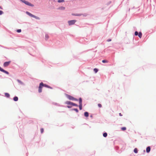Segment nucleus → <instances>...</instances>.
I'll list each match as a JSON object with an SVG mask.
<instances>
[{
    "mask_svg": "<svg viewBox=\"0 0 156 156\" xmlns=\"http://www.w3.org/2000/svg\"><path fill=\"white\" fill-rule=\"evenodd\" d=\"M43 83L41 82L39 84V86L38 88V92L39 93H41L42 91V88L43 87Z\"/></svg>",
    "mask_w": 156,
    "mask_h": 156,
    "instance_id": "f257e3e1",
    "label": "nucleus"
},
{
    "mask_svg": "<svg viewBox=\"0 0 156 156\" xmlns=\"http://www.w3.org/2000/svg\"><path fill=\"white\" fill-rule=\"evenodd\" d=\"M76 22L75 20H70L68 21V23L69 25H71L74 24Z\"/></svg>",
    "mask_w": 156,
    "mask_h": 156,
    "instance_id": "f03ea898",
    "label": "nucleus"
},
{
    "mask_svg": "<svg viewBox=\"0 0 156 156\" xmlns=\"http://www.w3.org/2000/svg\"><path fill=\"white\" fill-rule=\"evenodd\" d=\"M79 109L80 110L82 109V100L81 98H80L79 99Z\"/></svg>",
    "mask_w": 156,
    "mask_h": 156,
    "instance_id": "7ed1b4c3",
    "label": "nucleus"
},
{
    "mask_svg": "<svg viewBox=\"0 0 156 156\" xmlns=\"http://www.w3.org/2000/svg\"><path fill=\"white\" fill-rule=\"evenodd\" d=\"M23 2L24 3H25L26 5L31 6H34V5H33L32 4H31L29 2L26 1H23Z\"/></svg>",
    "mask_w": 156,
    "mask_h": 156,
    "instance_id": "20e7f679",
    "label": "nucleus"
},
{
    "mask_svg": "<svg viewBox=\"0 0 156 156\" xmlns=\"http://www.w3.org/2000/svg\"><path fill=\"white\" fill-rule=\"evenodd\" d=\"M67 97L69 98V99L70 100H76V101L77 100L75 98L73 97H72L70 95H67Z\"/></svg>",
    "mask_w": 156,
    "mask_h": 156,
    "instance_id": "39448f33",
    "label": "nucleus"
},
{
    "mask_svg": "<svg viewBox=\"0 0 156 156\" xmlns=\"http://www.w3.org/2000/svg\"><path fill=\"white\" fill-rule=\"evenodd\" d=\"M10 62H11L10 61L5 62L4 63V64H3L4 66L5 67H6L8 66L9 65V64L10 63Z\"/></svg>",
    "mask_w": 156,
    "mask_h": 156,
    "instance_id": "423d86ee",
    "label": "nucleus"
},
{
    "mask_svg": "<svg viewBox=\"0 0 156 156\" xmlns=\"http://www.w3.org/2000/svg\"><path fill=\"white\" fill-rule=\"evenodd\" d=\"M0 71L6 73L7 74H9V73L7 71L3 69L2 68L0 67Z\"/></svg>",
    "mask_w": 156,
    "mask_h": 156,
    "instance_id": "0eeeda50",
    "label": "nucleus"
},
{
    "mask_svg": "<svg viewBox=\"0 0 156 156\" xmlns=\"http://www.w3.org/2000/svg\"><path fill=\"white\" fill-rule=\"evenodd\" d=\"M43 87H47L48 88H50L51 89H53V88L52 87H51L48 86V85H47L46 84H44L43 83Z\"/></svg>",
    "mask_w": 156,
    "mask_h": 156,
    "instance_id": "6e6552de",
    "label": "nucleus"
},
{
    "mask_svg": "<svg viewBox=\"0 0 156 156\" xmlns=\"http://www.w3.org/2000/svg\"><path fill=\"white\" fill-rule=\"evenodd\" d=\"M43 87H47L48 88H50L51 89H53V88L52 87H51L48 86V85H47L46 84H44L43 83Z\"/></svg>",
    "mask_w": 156,
    "mask_h": 156,
    "instance_id": "1a4fd4ad",
    "label": "nucleus"
},
{
    "mask_svg": "<svg viewBox=\"0 0 156 156\" xmlns=\"http://www.w3.org/2000/svg\"><path fill=\"white\" fill-rule=\"evenodd\" d=\"M151 150L150 147H148L146 148V152L147 153H149Z\"/></svg>",
    "mask_w": 156,
    "mask_h": 156,
    "instance_id": "9d476101",
    "label": "nucleus"
},
{
    "mask_svg": "<svg viewBox=\"0 0 156 156\" xmlns=\"http://www.w3.org/2000/svg\"><path fill=\"white\" fill-rule=\"evenodd\" d=\"M26 13L29 16H30L31 17H33L34 15L31 14V13H30V12H26Z\"/></svg>",
    "mask_w": 156,
    "mask_h": 156,
    "instance_id": "9b49d317",
    "label": "nucleus"
},
{
    "mask_svg": "<svg viewBox=\"0 0 156 156\" xmlns=\"http://www.w3.org/2000/svg\"><path fill=\"white\" fill-rule=\"evenodd\" d=\"M49 38V36L48 34H46L45 36V40H47Z\"/></svg>",
    "mask_w": 156,
    "mask_h": 156,
    "instance_id": "f8f14e48",
    "label": "nucleus"
},
{
    "mask_svg": "<svg viewBox=\"0 0 156 156\" xmlns=\"http://www.w3.org/2000/svg\"><path fill=\"white\" fill-rule=\"evenodd\" d=\"M72 102L69 101H67L66 102V103L67 105H71L72 104Z\"/></svg>",
    "mask_w": 156,
    "mask_h": 156,
    "instance_id": "ddd939ff",
    "label": "nucleus"
},
{
    "mask_svg": "<svg viewBox=\"0 0 156 156\" xmlns=\"http://www.w3.org/2000/svg\"><path fill=\"white\" fill-rule=\"evenodd\" d=\"M84 116L86 117H87L89 116L88 113L87 112H85L84 113Z\"/></svg>",
    "mask_w": 156,
    "mask_h": 156,
    "instance_id": "4468645a",
    "label": "nucleus"
},
{
    "mask_svg": "<svg viewBox=\"0 0 156 156\" xmlns=\"http://www.w3.org/2000/svg\"><path fill=\"white\" fill-rule=\"evenodd\" d=\"M13 100L15 101H17L18 100V98L17 97H15L13 98Z\"/></svg>",
    "mask_w": 156,
    "mask_h": 156,
    "instance_id": "2eb2a0df",
    "label": "nucleus"
},
{
    "mask_svg": "<svg viewBox=\"0 0 156 156\" xmlns=\"http://www.w3.org/2000/svg\"><path fill=\"white\" fill-rule=\"evenodd\" d=\"M72 15L76 16H80L82 15V14H72Z\"/></svg>",
    "mask_w": 156,
    "mask_h": 156,
    "instance_id": "dca6fc26",
    "label": "nucleus"
},
{
    "mask_svg": "<svg viewBox=\"0 0 156 156\" xmlns=\"http://www.w3.org/2000/svg\"><path fill=\"white\" fill-rule=\"evenodd\" d=\"M138 36L140 38H141V37H142V34L141 32H139V33L138 34Z\"/></svg>",
    "mask_w": 156,
    "mask_h": 156,
    "instance_id": "f3484780",
    "label": "nucleus"
},
{
    "mask_svg": "<svg viewBox=\"0 0 156 156\" xmlns=\"http://www.w3.org/2000/svg\"><path fill=\"white\" fill-rule=\"evenodd\" d=\"M5 95L6 97H8V98L10 96V95H9V94L8 93H5Z\"/></svg>",
    "mask_w": 156,
    "mask_h": 156,
    "instance_id": "a211bd4d",
    "label": "nucleus"
},
{
    "mask_svg": "<svg viewBox=\"0 0 156 156\" xmlns=\"http://www.w3.org/2000/svg\"><path fill=\"white\" fill-rule=\"evenodd\" d=\"M59 9L61 10H63L65 9V8L64 7L62 6L60 7H59Z\"/></svg>",
    "mask_w": 156,
    "mask_h": 156,
    "instance_id": "6ab92c4d",
    "label": "nucleus"
},
{
    "mask_svg": "<svg viewBox=\"0 0 156 156\" xmlns=\"http://www.w3.org/2000/svg\"><path fill=\"white\" fill-rule=\"evenodd\" d=\"M134 151L135 153H137L138 152L137 149L136 148H135L134 149Z\"/></svg>",
    "mask_w": 156,
    "mask_h": 156,
    "instance_id": "aec40b11",
    "label": "nucleus"
},
{
    "mask_svg": "<svg viewBox=\"0 0 156 156\" xmlns=\"http://www.w3.org/2000/svg\"><path fill=\"white\" fill-rule=\"evenodd\" d=\"M103 136L104 137H106L107 136V134L106 133H104L103 134Z\"/></svg>",
    "mask_w": 156,
    "mask_h": 156,
    "instance_id": "412c9836",
    "label": "nucleus"
},
{
    "mask_svg": "<svg viewBox=\"0 0 156 156\" xmlns=\"http://www.w3.org/2000/svg\"><path fill=\"white\" fill-rule=\"evenodd\" d=\"M94 70L95 73H97L98 71V69L96 68L94 69Z\"/></svg>",
    "mask_w": 156,
    "mask_h": 156,
    "instance_id": "4be33fe9",
    "label": "nucleus"
},
{
    "mask_svg": "<svg viewBox=\"0 0 156 156\" xmlns=\"http://www.w3.org/2000/svg\"><path fill=\"white\" fill-rule=\"evenodd\" d=\"M72 105L73 106H76V107H78V105H77L76 104L74 103H73V102L72 103Z\"/></svg>",
    "mask_w": 156,
    "mask_h": 156,
    "instance_id": "5701e85b",
    "label": "nucleus"
},
{
    "mask_svg": "<svg viewBox=\"0 0 156 156\" xmlns=\"http://www.w3.org/2000/svg\"><path fill=\"white\" fill-rule=\"evenodd\" d=\"M102 62L104 63H107V62H108V61L106 60H103L102 61Z\"/></svg>",
    "mask_w": 156,
    "mask_h": 156,
    "instance_id": "b1692460",
    "label": "nucleus"
},
{
    "mask_svg": "<svg viewBox=\"0 0 156 156\" xmlns=\"http://www.w3.org/2000/svg\"><path fill=\"white\" fill-rule=\"evenodd\" d=\"M33 17L34 18L37 19H40V18L39 17L36 16L34 15Z\"/></svg>",
    "mask_w": 156,
    "mask_h": 156,
    "instance_id": "393cba45",
    "label": "nucleus"
},
{
    "mask_svg": "<svg viewBox=\"0 0 156 156\" xmlns=\"http://www.w3.org/2000/svg\"><path fill=\"white\" fill-rule=\"evenodd\" d=\"M121 129L123 131L125 130L126 129V127H123L121 128Z\"/></svg>",
    "mask_w": 156,
    "mask_h": 156,
    "instance_id": "a878e982",
    "label": "nucleus"
},
{
    "mask_svg": "<svg viewBox=\"0 0 156 156\" xmlns=\"http://www.w3.org/2000/svg\"><path fill=\"white\" fill-rule=\"evenodd\" d=\"M64 2V1L63 0H58V3H60V2Z\"/></svg>",
    "mask_w": 156,
    "mask_h": 156,
    "instance_id": "bb28decb",
    "label": "nucleus"
},
{
    "mask_svg": "<svg viewBox=\"0 0 156 156\" xmlns=\"http://www.w3.org/2000/svg\"><path fill=\"white\" fill-rule=\"evenodd\" d=\"M17 81L20 83V84H23V83L22 81H21L20 80H17Z\"/></svg>",
    "mask_w": 156,
    "mask_h": 156,
    "instance_id": "cd10ccee",
    "label": "nucleus"
},
{
    "mask_svg": "<svg viewBox=\"0 0 156 156\" xmlns=\"http://www.w3.org/2000/svg\"><path fill=\"white\" fill-rule=\"evenodd\" d=\"M138 32L137 31H135V35L136 36H137V35H138Z\"/></svg>",
    "mask_w": 156,
    "mask_h": 156,
    "instance_id": "c85d7f7f",
    "label": "nucleus"
},
{
    "mask_svg": "<svg viewBox=\"0 0 156 156\" xmlns=\"http://www.w3.org/2000/svg\"><path fill=\"white\" fill-rule=\"evenodd\" d=\"M98 106L99 108H101L102 107V105L100 104H98Z\"/></svg>",
    "mask_w": 156,
    "mask_h": 156,
    "instance_id": "c756f323",
    "label": "nucleus"
},
{
    "mask_svg": "<svg viewBox=\"0 0 156 156\" xmlns=\"http://www.w3.org/2000/svg\"><path fill=\"white\" fill-rule=\"evenodd\" d=\"M44 132V129L43 128H41V133H42Z\"/></svg>",
    "mask_w": 156,
    "mask_h": 156,
    "instance_id": "7c9ffc66",
    "label": "nucleus"
},
{
    "mask_svg": "<svg viewBox=\"0 0 156 156\" xmlns=\"http://www.w3.org/2000/svg\"><path fill=\"white\" fill-rule=\"evenodd\" d=\"M21 29H18L17 30V32L18 33H20L21 32Z\"/></svg>",
    "mask_w": 156,
    "mask_h": 156,
    "instance_id": "2f4dec72",
    "label": "nucleus"
},
{
    "mask_svg": "<svg viewBox=\"0 0 156 156\" xmlns=\"http://www.w3.org/2000/svg\"><path fill=\"white\" fill-rule=\"evenodd\" d=\"M73 110L77 112H78V110L77 108H74Z\"/></svg>",
    "mask_w": 156,
    "mask_h": 156,
    "instance_id": "473e14b6",
    "label": "nucleus"
},
{
    "mask_svg": "<svg viewBox=\"0 0 156 156\" xmlns=\"http://www.w3.org/2000/svg\"><path fill=\"white\" fill-rule=\"evenodd\" d=\"M3 13V12L1 10H0V15H2Z\"/></svg>",
    "mask_w": 156,
    "mask_h": 156,
    "instance_id": "72a5a7b5",
    "label": "nucleus"
},
{
    "mask_svg": "<svg viewBox=\"0 0 156 156\" xmlns=\"http://www.w3.org/2000/svg\"><path fill=\"white\" fill-rule=\"evenodd\" d=\"M111 41V40L110 39H109L107 40V41L108 42L110 41Z\"/></svg>",
    "mask_w": 156,
    "mask_h": 156,
    "instance_id": "f704fd0d",
    "label": "nucleus"
},
{
    "mask_svg": "<svg viewBox=\"0 0 156 156\" xmlns=\"http://www.w3.org/2000/svg\"><path fill=\"white\" fill-rule=\"evenodd\" d=\"M119 115H120V116H122V114H121V113H120L119 114Z\"/></svg>",
    "mask_w": 156,
    "mask_h": 156,
    "instance_id": "c9c22d12",
    "label": "nucleus"
},
{
    "mask_svg": "<svg viewBox=\"0 0 156 156\" xmlns=\"http://www.w3.org/2000/svg\"><path fill=\"white\" fill-rule=\"evenodd\" d=\"M67 107L68 108H71V107H70V106H67Z\"/></svg>",
    "mask_w": 156,
    "mask_h": 156,
    "instance_id": "e433bc0d",
    "label": "nucleus"
},
{
    "mask_svg": "<svg viewBox=\"0 0 156 156\" xmlns=\"http://www.w3.org/2000/svg\"><path fill=\"white\" fill-rule=\"evenodd\" d=\"M0 9H2V8L1 7V6H0Z\"/></svg>",
    "mask_w": 156,
    "mask_h": 156,
    "instance_id": "4c0bfd02",
    "label": "nucleus"
}]
</instances>
